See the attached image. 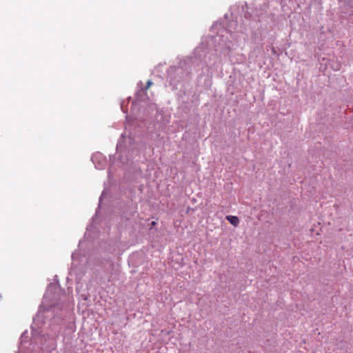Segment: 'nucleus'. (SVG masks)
I'll return each mask as SVG.
<instances>
[{
	"label": "nucleus",
	"instance_id": "obj_3",
	"mask_svg": "<svg viewBox=\"0 0 353 353\" xmlns=\"http://www.w3.org/2000/svg\"><path fill=\"white\" fill-rule=\"evenodd\" d=\"M156 225H157V222L156 221H152L151 223H150V229H152Z\"/></svg>",
	"mask_w": 353,
	"mask_h": 353
},
{
	"label": "nucleus",
	"instance_id": "obj_2",
	"mask_svg": "<svg viewBox=\"0 0 353 353\" xmlns=\"http://www.w3.org/2000/svg\"><path fill=\"white\" fill-rule=\"evenodd\" d=\"M153 84L151 80H148L146 83L145 90H148L150 88V86Z\"/></svg>",
	"mask_w": 353,
	"mask_h": 353
},
{
	"label": "nucleus",
	"instance_id": "obj_1",
	"mask_svg": "<svg viewBox=\"0 0 353 353\" xmlns=\"http://www.w3.org/2000/svg\"><path fill=\"white\" fill-rule=\"evenodd\" d=\"M225 219L234 226H237L239 223V219L236 216L228 215Z\"/></svg>",
	"mask_w": 353,
	"mask_h": 353
}]
</instances>
